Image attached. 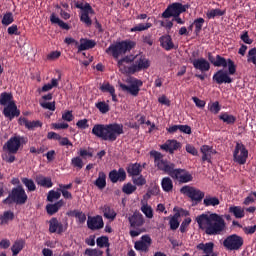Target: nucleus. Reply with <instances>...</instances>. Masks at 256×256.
<instances>
[{"label":"nucleus","mask_w":256,"mask_h":256,"mask_svg":"<svg viewBox=\"0 0 256 256\" xmlns=\"http://www.w3.org/2000/svg\"><path fill=\"white\" fill-rule=\"evenodd\" d=\"M150 156L154 159V165L157 167L158 171H163L166 175L176 179L179 183H190L193 181V175L189 171L181 168L175 169V164L164 159L161 152L157 150L150 151Z\"/></svg>","instance_id":"obj_1"},{"label":"nucleus","mask_w":256,"mask_h":256,"mask_svg":"<svg viewBox=\"0 0 256 256\" xmlns=\"http://www.w3.org/2000/svg\"><path fill=\"white\" fill-rule=\"evenodd\" d=\"M196 222L199 229L205 231L206 235H221L226 227L225 219L217 213L201 214L196 217Z\"/></svg>","instance_id":"obj_2"},{"label":"nucleus","mask_w":256,"mask_h":256,"mask_svg":"<svg viewBox=\"0 0 256 256\" xmlns=\"http://www.w3.org/2000/svg\"><path fill=\"white\" fill-rule=\"evenodd\" d=\"M123 133H125L123 131V124L119 123L95 124L92 128V135L110 143L117 141V138L123 135Z\"/></svg>","instance_id":"obj_3"},{"label":"nucleus","mask_w":256,"mask_h":256,"mask_svg":"<svg viewBox=\"0 0 256 256\" xmlns=\"http://www.w3.org/2000/svg\"><path fill=\"white\" fill-rule=\"evenodd\" d=\"M135 45H137V43L131 40H123L120 42H116L115 44H111L106 49V53L108 55H112L114 59H119V57H121V55H125L127 51H131V49H135Z\"/></svg>","instance_id":"obj_4"},{"label":"nucleus","mask_w":256,"mask_h":256,"mask_svg":"<svg viewBox=\"0 0 256 256\" xmlns=\"http://www.w3.org/2000/svg\"><path fill=\"white\" fill-rule=\"evenodd\" d=\"M27 192H25V188L23 186L18 185L12 188L8 197L3 200L4 205H11L12 203H16V205H25L27 203Z\"/></svg>","instance_id":"obj_5"},{"label":"nucleus","mask_w":256,"mask_h":256,"mask_svg":"<svg viewBox=\"0 0 256 256\" xmlns=\"http://www.w3.org/2000/svg\"><path fill=\"white\" fill-rule=\"evenodd\" d=\"M27 143V139L23 136L15 135L4 144L3 150L8 152V155H16L19 149Z\"/></svg>","instance_id":"obj_6"},{"label":"nucleus","mask_w":256,"mask_h":256,"mask_svg":"<svg viewBox=\"0 0 256 256\" xmlns=\"http://www.w3.org/2000/svg\"><path fill=\"white\" fill-rule=\"evenodd\" d=\"M189 7H191V5L189 4L183 5L179 2L172 3L162 13V17L164 19H169L171 17H179L181 13H185V11L189 9Z\"/></svg>","instance_id":"obj_7"},{"label":"nucleus","mask_w":256,"mask_h":256,"mask_svg":"<svg viewBox=\"0 0 256 256\" xmlns=\"http://www.w3.org/2000/svg\"><path fill=\"white\" fill-rule=\"evenodd\" d=\"M180 193L182 195H186V197H189L191 201L193 202V205H197L205 199V192L191 186H183L180 189Z\"/></svg>","instance_id":"obj_8"},{"label":"nucleus","mask_w":256,"mask_h":256,"mask_svg":"<svg viewBox=\"0 0 256 256\" xmlns=\"http://www.w3.org/2000/svg\"><path fill=\"white\" fill-rule=\"evenodd\" d=\"M245 243V240H243V237L232 234L226 237V239L223 241V247L227 249V251H239L243 247V244Z\"/></svg>","instance_id":"obj_9"},{"label":"nucleus","mask_w":256,"mask_h":256,"mask_svg":"<svg viewBox=\"0 0 256 256\" xmlns=\"http://www.w3.org/2000/svg\"><path fill=\"white\" fill-rule=\"evenodd\" d=\"M248 157L249 150H247L245 144L237 142L233 152V161L238 163V165H245Z\"/></svg>","instance_id":"obj_10"},{"label":"nucleus","mask_w":256,"mask_h":256,"mask_svg":"<svg viewBox=\"0 0 256 256\" xmlns=\"http://www.w3.org/2000/svg\"><path fill=\"white\" fill-rule=\"evenodd\" d=\"M214 67H223L224 69L228 67L229 75H235L237 73V65L231 59H225L221 55H216V62H214Z\"/></svg>","instance_id":"obj_11"},{"label":"nucleus","mask_w":256,"mask_h":256,"mask_svg":"<svg viewBox=\"0 0 256 256\" xmlns=\"http://www.w3.org/2000/svg\"><path fill=\"white\" fill-rule=\"evenodd\" d=\"M141 87H143V81L137 78L132 79L129 86H127V84H120V88L122 89V91H126L127 93L132 95V97H137V95H139Z\"/></svg>","instance_id":"obj_12"},{"label":"nucleus","mask_w":256,"mask_h":256,"mask_svg":"<svg viewBox=\"0 0 256 256\" xmlns=\"http://www.w3.org/2000/svg\"><path fill=\"white\" fill-rule=\"evenodd\" d=\"M151 67V62L147 57L145 56H140V57H135L134 59V64L131 65V72L132 73H139V71H144L145 69H149Z\"/></svg>","instance_id":"obj_13"},{"label":"nucleus","mask_w":256,"mask_h":256,"mask_svg":"<svg viewBox=\"0 0 256 256\" xmlns=\"http://www.w3.org/2000/svg\"><path fill=\"white\" fill-rule=\"evenodd\" d=\"M229 74V70L220 69L216 73H214L212 77V81L216 83V85L230 84L233 83V78H231Z\"/></svg>","instance_id":"obj_14"},{"label":"nucleus","mask_w":256,"mask_h":256,"mask_svg":"<svg viewBox=\"0 0 256 256\" xmlns=\"http://www.w3.org/2000/svg\"><path fill=\"white\" fill-rule=\"evenodd\" d=\"M87 227L91 231H99V229H103V227H105V222H103V216H88Z\"/></svg>","instance_id":"obj_15"},{"label":"nucleus","mask_w":256,"mask_h":256,"mask_svg":"<svg viewBox=\"0 0 256 256\" xmlns=\"http://www.w3.org/2000/svg\"><path fill=\"white\" fill-rule=\"evenodd\" d=\"M2 113L4 117L9 119V121H13L15 117H19V115H21V111L17 109V104H15V102H10L8 105H6Z\"/></svg>","instance_id":"obj_16"},{"label":"nucleus","mask_w":256,"mask_h":256,"mask_svg":"<svg viewBox=\"0 0 256 256\" xmlns=\"http://www.w3.org/2000/svg\"><path fill=\"white\" fill-rule=\"evenodd\" d=\"M190 63L193 65L194 69L201 71L202 73H207L211 69V64L205 58L189 59Z\"/></svg>","instance_id":"obj_17"},{"label":"nucleus","mask_w":256,"mask_h":256,"mask_svg":"<svg viewBox=\"0 0 256 256\" xmlns=\"http://www.w3.org/2000/svg\"><path fill=\"white\" fill-rule=\"evenodd\" d=\"M109 179L111 183H123L127 179V172L123 168H119L118 171L112 170L109 172Z\"/></svg>","instance_id":"obj_18"},{"label":"nucleus","mask_w":256,"mask_h":256,"mask_svg":"<svg viewBox=\"0 0 256 256\" xmlns=\"http://www.w3.org/2000/svg\"><path fill=\"white\" fill-rule=\"evenodd\" d=\"M152 240L151 236L149 235H143L141 237V241H137L134 245V248L136 251H143L144 253H147L149 251V247L151 246Z\"/></svg>","instance_id":"obj_19"},{"label":"nucleus","mask_w":256,"mask_h":256,"mask_svg":"<svg viewBox=\"0 0 256 256\" xmlns=\"http://www.w3.org/2000/svg\"><path fill=\"white\" fill-rule=\"evenodd\" d=\"M160 149H162V151H166V153H170V155H173L177 149H181V144L177 142V140H167L160 146Z\"/></svg>","instance_id":"obj_20"},{"label":"nucleus","mask_w":256,"mask_h":256,"mask_svg":"<svg viewBox=\"0 0 256 256\" xmlns=\"http://www.w3.org/2000/svg\"><path fill=\"white\" fill-rule=\"evenodd\" d=\"M19 125H24L26 129L29 131H35V129H38V127H43V122L36 120V121H28L27 118H19L18 120Z\"/></svg>","instance_id":"obj_21"},{"label":"nucleus","mask_w":256,"mask_h":256,"mask_svg":"<svg viewBox=\"0 0 256 256\" xmlns=\"http://www.w3.org/2000/svg\"><path fill=\"white\" fill-rule=\"evenodd\" d=\"M130 227L133 229H137V227H143L145 224V219L143 218V214L134 213L132 216L128 218Z\"/></svg>","instance_id":"obj_22"},{"label":"nucleus","mask_w":256,"mask_h":256,"mask_svg":"<svg viewBox=\"0 0 256 256\" xmlns=\"http://www.w3.org/2000/svg\"><path fill=\"white\" fill-rule=\"evenodd\" d=\"M96 45L97 42L95 40L81 38L80 45L78 46V53H81V51H89V49L95 48Z\"/></svg>","instance_id":"obj_23"},{"label":"nucleus","mask_w":256,"mask_h":256,"mask_svg":"<svg viewBox=\"0 0 256 256\" xmlns=\"http://www.w3.org/2000/svg\"><path fill=\"white\" fill-rule=\"evenodd\" d=\"M160 45L165 51H171V49H175V44H173V39L171 35L161 36L159 39Z\"/></svg>","instance_id":"obj_24"},{"label":"nucleus","mask_w":256,"mask_h":256,"mask_svg":"<svg viewBox=\"0 0 256 256\" xmlns=\"http://www.w3.org/2000/svg\"><path fill=\"white\" fill-rule=\"evenodd\" d=\"M126 171L129 175V177H139L141 175L143 169L141 168V164L139 163H132L129 164L128 167L126 168Z\"/></svg>","instance_id":"obj_25"},{"label":"nucleus","mask_w":256,"mask_h":256,"mask_svg":"<svg viewBox=\"0 0 256 256\" xmlns=\"http://www.w3.org/2000/svg\"><path fill=\"white\" fill-rule=\"evenodd\" d=\"M36 183L45 189H51V187H53V181L51 180V177H45L41 174L36 176Z\"/></svg>","instance_id":"obj_26"},{"label":"nucleus","mask_w":256,"mask_h":256,"mask_svg":"<svg viewBox=\"0 0 256 256\" xmlns=\"http://www.w3.org/2000/svg\"><path fill=\"white\" fill-rule=\"evenodd\" d=\"M218 118L226 125H235V123H237V117L233 114H229L228 112H222Z\"/></svg>","instance_id":"obj_27"},{"label":"nucleus","mask_w":256,"mask_h":256,"mask_svg":"<svg viewBox=\"0 0 256 256\" xmlns=\"http://www.w3.org/2000/svg\"><path fill=\"white\" fill-rule=\"evenodd\" d=\"M198 251H203L204 255H211L213 249H215V244L213 242L200 243L196 246Z\"/></svg>","instance_id":"obj_28"},{"label":"nucleus","mask_w":256,"mask_h":256,"mask_svg":"<svg viewBox=\"0 0 256 256\" xmlns=\"http://www.w3.org/2000/svg\"><path fill=\"white\" fill-rule=\"evenodd\" d=\"M94 185L100 190L107 187V175L105 172L101 171L98 173V178L95 180Z\"/></svg>","instance_id":"obj_29"},{"label":"nucleus","mask_w":256,"mask_h":256,"mask_svg":"<svg viewBox=\"0 0 256 256\" xmlns=\"http://www.w3.org/2000/svg\"><path fill=\"white\" fill-rule=\"evenodd\" d=\"M200 151L202 153L203 163H205V161H207L208 163H211V155L213 154V148H211L209 145H203L200 148Z\"/></svg>","instance_id":"obj_30"},{"label":"nucleus","mask_w":256,"mask_h":256,"mask_svg":"<svg viewBox=\"0 0 256 256\" xmlns=\"http://www.w3.org/2000/svg\"><path fill=\"white\" fill-rule=\"evenodd\" d=\"M62 205H65V202L63 200H59L54 204H48L46 206V211L48 215H55L59 211Z\"/></svg>","instance_id":"obj_31"},{"label":"nucleus","mask_w":256,"mask_h":256,"mask_svg":"<svg viewBox=\"0 0 256 256\" xmlns=\"http://www.w3.org/2000/svg\"><path fill=\"white\" fill-rule=\"evenodd\" d=\"M13 219H15V213H13V211H4L3 214L0 215V225H8L9 221H13Z\"/></svg>","instance_id":"obj_32"},{"label":"nucleus","mask_w":256,"mask_h":256,"mask_svg":"<svg viewBox=\"0 0 256 256\" xmlns=\"http://www.w3.org/2000/svg\"><path fill=\"white\" fill-rule=\"evenodd\" d=\"M9 103H15L13 100V94L9 92H2L0 94V105H2V107H6Z\"/></svg>","instance_id":"obj_33"},{"label":"nucleus","mask_w":256,"mask_h":256,"mask_svg":"<svg viewBox=\"0 0 256 256\" xmlns=\"http://www.w3.org/2000/svg\"><path fill=\"white\" fill-rule=\"evenodd\" d=\"M103 215L105 219H111V221H115V218L117 217V212L111 206L104 205L102 207Z\"/></svg>","instance_id":"obj_34"},{"label":"nucleus","mask_w":256,"mask_h":256,"mask_svg":"<svg viewBox=\"0 0 256 256\" xmlns=\"http://www.w3.org/2000/svg\"><path fill=\"white\" fill-rule=\"evenodd\" d=\"M229 213H232L236 219L245 217V210L241 206H230Z\"/></svg>","instance_id":"obj_35"},{"label":"nucleus","mask_w":256,"mask_h":256,"mask_svg":"<svg viewBox=\"0 0 256 256\" xmlns=\"http://www.w3.org/2000/svg\"><path fill=\"white\" fill-rule=\"evenodd\" d=\"M221 201L217 197L213 196H206L203 200V205L205 207H217V205H220Z\"/></svg>","instance_id":"obj_36"},{"label":"nucleus","mask_w":256,"mask_h":256,"mask_svg":"<svg viewBox=\"0 0 256 256\" xmlns=\"http://www.w3.org/2000/svg\"><path fill=\"white\" fill-rule=\"evenodd\" d=\"M50 21L53 25H58L61 29L69 31V24L65 23L63 20L59 19L55 14H51Z\"/></svg>","instance_id":"obj_37"},{"label":"nucleus","mask_w":256,"mask_h":256,"mask_svg":"<svg viewBox=\"0 0 256 256\" xmlns=\"http://www.w3.org/2000/svg\"><path fill=\"white\" fill-rule=\"evenodd\" d=\"M50 21L53 25H58L61 29L69 31V24L65 23L63 20L59 19L55 14H51Z\"/></svg>","instance_id":"obj_38"},{"label":"nucleus","mask_w":256,"mask_h":256,"mask_svg":"<svg viewBox=\"0 0 256 256\" xmlns=\"http://www.w3.org/2000/svg\"><path fill=\"white\" fill-rule=\"evenodd\" d=\"M23 247H25V240L21 239L15 241L11 247L12 256H17L18 253H21V251H23Z\"/></svg>","instance_id":"obj_39"},{"label":"nucleus","mask_w":256,"mask_h":256,"mask_svg":"<svg viewBox=\"0 0 256 256\" xmlns=\"http://www.w3.org/2000/svg\"><path fill=\"white\" fill-rule=\"evenodd\" d=\"M161 187L165 193H170V191H173V180L169 177H164L161 181Z\"/></svg>","instance_id":"obj_40"},{"label":"nucleus","mask_w":256,"mask_h":256,"mask_svg":"<svg viewBox=\"0 0 256 256\" xmlns=\"http://www.w3.org/2000/svg\"><path fill=\"white\" fill-rule=\"evenodd\" d=\"M95 107L97 110L100 111V113H102V115H105L106 113H109V111H111V107L109 106V100H107V102L100 101L95 104Z\"/></svg>","instance_id":"obj_41"},{"label":"nucleus","mask_w":256,"mask_h":256,"mask_svg":"<svg viewBox=\"0 0 256 256\" xmlns=\"http://www.w3.org/2000/svg\"><path fill=\"white\" fill-rule=\"evenodd\" d=\"M181 217V214L179 212L175 213L173 217L169 221L170 229L171 231H177L179 229V218Z\"/></svg>","instance_id":"obj_42"},{"label":"nucleus","mask_w":256,"mask_h":256,"mask_svg":"<svg viewBox=\"0 0 256 256\" xmlns=\"http://www.w3.org/2000/svg\"><path fill=\"white\" fill-rule=\"evenodd\" d=\"M225 13H227L226 10H221L219 8H216V9H211L210 11H208L206 13V15L209 19H215V17H223V15H225Z\"/></svg>","instance_id":"obj_43"},{"label":"nucleus","mask_w":256,"mask_h":256,"mask_svg":"<svg viewBox=\"0 0 256 256\" xmlns=\"http://www.w3.org/2000/svg\"><path fill=\"white\" fill-rule=\"evenodd\" d=\"M117 67L120 73H123L124 75H135V72L131 71V66L129 67L125 66V63L121 62V60H118Z\"/></svg>","instance_id":"obj_44"},{"label":"nucleus","mask_w":256,"mask_h":256,"mask_svg":"<svg viewBox=\"0 0 256 256\" xmlns=\"http://www.w3.org/2000/svg\"><path fill=\"white\" fill-rule=\"evenodd\" d=\"M21 181L30 193H33V191L37 190V186L35 185V182L33 181V179L22 178Z\"/></svg>","instance_id":"obj_45"},{"label":"nucleus","mask_w":256,"mask_h":256,"mask_svg":"<svg viewBox=\"0 0 256 256\" xmlns=\"http://www.w3.org/2000/svg\"><path fill=\"white\" fill-rule=\"evenodd\" d=\"M71 165L74 167V169H77V171H81V169L85 166L83 163V158L80 156H76L71 159Z\"/></svg>","instance_id":"obj_46"},{"label":"nucleus","mask_w":256,"mask_h":256,"mask_svg":"<svg viewBox=\"0 0 256 256\" xmlns=\"http://www.w3.org/2000/svg\"><path fill=\"white\" fill-rule=\"evenodd\" d=\"M96 245L100 249H103L104 247H111V244L109 243V237L107 236H101L96 239Z\"/></svg>","instance_id":"obj_47"},{"label":"nucleus","mask_w":256,"mask_h":256,"mask_svg":"<svg viewBox=\"0 0 256 256\" xmlns=\"http://www.w3.org/2000/svg\"><path fill=\"white\" fill-rule=\"evenodd\" d=\"M14 21H15V18L13 17V13L7 12L6 14L3 15L1 23L2 25H4V27H9V25L14 23Z\"/></svg>","instance_id":"obj_48"},{"label":"nucleus","mask_w":256,"mask_h":256,"mask_svg":"<svg viewBox=\"0 0 256 256\" xmlns=\"http://www.w3.org/2000/svg\"><path fill=\"white\" fill-rule=\"evenodd\" d=\"M193 25L195 26V34L199 35L203 29V25H205V19L197 18L194 20Z\"/></svg>","instance_id":"obj_49"},{"label":"nucleus","mask_w":256,"mask_h":256,"mask_svg":"<svg viewBox=\"0 0 256 256\" xmlns=\"http://www.w3.org/2000/svg\"><path fill=\"white\" fill-rule=\"evenodd\" d=\"M152 24L151 23H140L130 29L131 33H135L137 31H147V29H151Z\"/></svg>","instance_id":"obj_50"},{"label":"nucleus","mask_w":256,"mask_h":256,"mask_svg":"<svg viewBox=\"0 0 256 256\" xmlns=\"http://www.w3.org/2000/svg\"><path fill=\"white\" fill-rule=\"evenodd\" d=\"M72 213L74 217L78 219L77 223H79V225H83L85 221H87V215H85V213L77 210H74Z\"/></svg>","instance_id":"obj_51"},{"label":"nucleus","mask_w":256,"mask_h":256,"mask_svg":"<svg viewBox=\"0 0 256 256\" xmlns=\"http://www.w3.org/2000/svg\"><path fill=\"white\" fill-rule=\"evenodd\" d=\"M122 191L126 195H131V194L135 193V191H137V186H135L131 183H127V184L123 185Z\"/></svg>","instance_id":"obj_52"},{"label":"nucleus","mask_w":256,"mask_h":256,"mask_svg":"<svg viewBox=\"0 0 256 256\" xmlns=\"http://www.w3.org/2000/svg\"><path fill=\"white\" fill-rule=\"evenodd\" d=\"M59 227V220L56 217H53L49 221V232L50 233H57V229Z\"/></svg>","instance_id":"obj_53"},{"label":"nucleus","mask_w":256,"mask_h":256,"mask_svg":"<svg viewBox=\"0 0 256 256\" xmlns=\"http://www.w3.org/2000/svg\"><path fill=\"white\" fill-rule=\"evenodd\" d=\"M79 157H82V159H87L88 158H92L93 157V149L89 148L87 149H83L81 148L78 152Z\"/></svg>","instance_id":"obj_54"},{"label":"nucleus","mask_w":256,"mask_h":256,"mask_svg":"<svg viewBox=\"0 0 256 256\" xmlns=\"http://www.w3.org/2000/svg\"><path fill=\"white\" fill-rule=\"evenodd\" d=\"M55 199L56 200L61 199V193L57 192L55 190H50L47 195V201H49L50 203H53V201H55Z\"/></svg>","instance_id":"obj_55"},{"label":"nucleus","mask_w":256,"mask_h":256,"mask_svg":"<svg viewBox=\"0 0 256 256\" xmlns=\"http://www.w3.org/2000/svg\"><path fill=\"white\" fill-rule=\"evenodd\" d=\"M84 254L87 256H103V251L97 248H87Z\"/></svg>","instance_id":"obj_56"},{"label":"nucleus","mask_w":256,"mask_h":256,"mask_svg":"<svg viewBox=\"0 0 256 256\" xmlns=\"http://www.w3.org/2000/svg\"><path fill=\"white\" fill-rule=\"evenodd\" d=\"M100 91L102 93H110L111 94L115 91V87L113 85H110L109 82H106L100 86Z\"/></svg>","instance_id":"obj_57"},{"label":"nucleus","mask_w":256,"mask_h":256,"mask_svg":"<svg viewBox=\"0 0 256 256\" xmlns=\"http://www.w3.org/2000/svg\"><path fill=\"white\" fill-rule=\"evenodd\" d=\"M208 109L211 113L214 115H217L219 111H221V105L219 104V101L213 102L212 104L208 105Z\"/></svg>","instance_id":"obj_58"},{"label":"nucleus","mask_w":256,"mask_h":256,"mask_svg":"<svg viewBox=\"0 0 256 256\" xmlns=\"http://www.w3.org/2000/svg\"><path fill=\"white\" fill-rule=\"evenodd\" d=\"M141 211L142 213H144V215L148 218V219H153V208H151V206L149 205H143L141 207Z\"/></svg>","instance_id":"obj_59"},{"label":"nucleus","mask_w":256,"mask_h":256,"mask_svg":"<svg viewBox=\"0 0 256 256\" xmlns=\"http://www.w3.org/2000/svg\"><path fill=\"white\" fill-rule=\"evenodd\" d=\"M247 61L248 63H253V65H256V48L255 47L248 51Z\"/></svg>","instance_id":"obj_60"},{"label":"nucleus","mask_w":256,"mask_h":256,"mask_svg":"<svg viewBox=\"0 0 256 256\" xmlns=\"http://www.w3.org/2000/svg\"><path fill=\"white\" fill-rule=\"evenodd\" d=\"M139 177H133L132 181L134 183V185H137V187H143V185H146L147 180L145 179V177H143V175H138Z\"/></svg>","instance_id":"obj_61"},{"label":"nucleus","mask_w":256,"mask_h":256,"mask_svg":"<svg viewBox=\"0 0 256 256\" xmlns=\"http://www.w3.org/2000/svg\"><path fill=\"white\" fill-rule=\"evenodd\" d=\"M240 39L241 41H243V43H246V45H251L253 43V39L249 38L248 31H243L240 36Z\"/></svg>","instance_id":"obj_62"},{"label":"nucleus","mask_w":256,"mask_h":256,"mask_svg":"<svg viewBox=\"0 0 256 256\" xmlns=\"http://www.w3.org/2000/svg\"><path fill=\"white\" fill-rule=\"evenodd\" d=\"M191 225V218H185L180 225V232L187 233V227Z\"/></svg>","instance_id":"obj_63"},{"label":"nucleus","mask_w":256,"mask_h":256,"mask_svg":"<svg viewBox=\"0 0 256 256\" xmlns=\"http://www.w3.org/2000/svg\"><path fill=\"white\" fill-rule=\"evenodd\" d=\"M80 21L85 23L87 27H91V25H93V21L91 20V17H89V14H81Z\"/></svg>","instance_id":"obj_64"}]
</instances>
